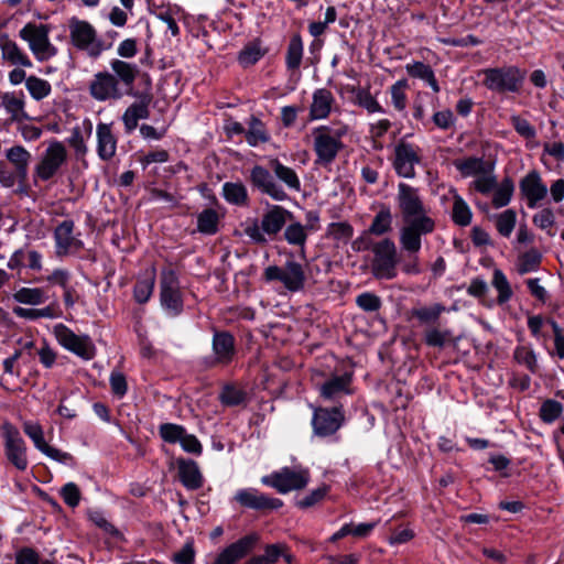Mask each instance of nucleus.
Returning a JSON list of instances; mask_svg holds the SVG:
<instances>
[{
	"mask_svg": "<svg viewBox=\"0 0 564 564\" xmlns=\"http://www.w3.org/2000/svg\"><path fill=\"white\" fill-rule=\"evenodd\" d=\"M304 54L302 36L295 33L290 39L285 53V66L289 70H299Z\"/></svg>",
	"mask_w": 564,
	"mask_h": 564,
	"instance_id": "nucleus-34",
	"label": "nucleus"
},
{
	"mask_svg": "<svg viewBox=\"0 0 564 564\" xmlns=\"http://www.w3.org/2000/svg\"><path fill=\"white\" fill-rule=\"evenodd\" d=\"M492 191H495L492 204L495 207L501 208L510 203L514 186L510 178H505L499 185L496 184Z\"/></svg>",
	"mask_w": 564,
	"mask_h": 564,
	"instance_id": "nucleus-46",
	"label": "nucleus"
},
{
	"mask_svg": "<svg viewBox=\"0 0 564 564\" xmlns=\"http://www.w3.org/2000/svg\"><path fill=\"white\" fill-rule=\"evenodd\" d=\"M24 434L33 442L34 447L40 452L47 445L44 438L42 425L35 421H24L22 424Z\"/></svg>",
	"mask_w": 564,
	"mask_h": 564,
	"instance_id": "nucleus-49",
	"label": "nucleus"
},
{
	"mask_svg": "<svg viewBox=\"0 0 564 564\" xmlns=\"http://www.w3.org/2000/svg\"><path fill=\"white\" fill-rule=\"evenodd\" d=\"M185 429L182 425L173 423H164L160 425V436L167 443L174 444L180 443L181 438L185 433Z\"/></svg>",
	"mask_w": 564,
	"mask_h": 564,
	"instance_id": "nucleus-59",
	"label": "nucleus"
},
{
	"mask_svg": "<svg viewBox=\"0 0 564 564\" xmlns=\"http://www.w3.org/2000/svg\"><path fill=\"white\" fill-rule=\"evenodd\" d=\"M281 557L288 564H293L295 560L288 544L281 542L267 544L263 554L252 556L245 564H275Z\"/></svg>",
	"mask_w": 564,
	"mask_h": 564,
	"instance_id": "nucleus-28",
	"label": "nucleus"
},
{
	"mask_svg": "<svg viewBox=\"0 0 564 564\" xmlns=\"http://www.w3.org/2000/svg\"><path fill=\"white\" fill-rule=\"evenodd\" d=\"M482 74L484 85L498 93L518 91L525 76L524 72L514 66L488 68Z\"/></svg>",
	"mask_w": 564,
	"mask_h": 564,
	"instance_id": "nucleus-11",
	"label": "nucleus"
},
{
	"mask_svg": "<svg viewBox=\"0 0 564 564\" xmlns=\"http://www.w3.org/2000/svg\"><path fill=\"white\" fill-rule=\"evenodd\" d=\"M160 303L169 316H177L183 312V295L176 272L166 268L160 274Z\"/></svg>",
	"mask_w": 564,
	"mask_h": 564,
	"instance_id": "nucleus-9",
	"label": "nucleus"
},
{
	"mask_svg": "<svg viewBox=\"0 0 564 564\" xmlns=\"http://www.w3.org/2000/svg\"><path fill=\"white\" fill-rule=\"evenodd\" d=\"M111 69L113 70L117 79L124 86L131 87L138 75V66L132 63H128L121 59H113L110 63Z\"/></svg>",
	"mask_w": 564,
	"mask_h": 564,
	"instance_id": "nucleus-40",
	"label": "nucleus"
},
{
	"mask_svg": "<svg viewBox=\"0 0 564 564\" xmlns=\"http://www.w3.org/2000/svg\"><path fill=\"white\" fill-rule=\"evenodd\" d=\"M352 392V375L350 373L333 376L319 386V395L325 401L336 402Z\"/></svg>",
	"mask_w": 564,
	"mask_h": 564,
	"instance_id": "nucleus-22",
	"label": "nucleus"
},
{
	"mask_svg": "<svg viewBox=\"0 0 564 564\" xmlns=\"http://www.w3.org/2000/svg\"><path fill=\"white\" fill-rule=\"evenodd\" d=\"M471 210L458 194L454 195L452 218L458 226H468L471 221Z\"/></svg>",
	"mask_w": 564,
	"mask_h": 564,
	"instance_id": "nucleus-44",
	"label": "nucleus"
},
{
	"mask_svg": "<svg viewBox=\"0 0 564 564\" xmlns=\"http://www.w3.org/2000/svg\"><path fill=\"white\" fill-rule=\"evenodd\" d=\"M444 312H446V307L443 304L434 303L431 306L412 310V316L422 324H429L437 322Z\"/></svg>",
	"mask_w": 564,
	"mask_h": 564,
	"instance_id": "nucleus-43",
	"label": "nucleus"
},
{
	"mask_svg": "<svg viewBox=\"0 0 564 564\" xmlns=\"http://www.w3.org/2000/svg\"><path fill=\"white\" fill-rule=\"evenodd\" d=\"M520 192L527 199L528 206L534 208L539 202L546 197L547 187L542 182L540 174L532 171L521 180Z\"/></svg>",
	"mask_w": 564,
	"mask_h": 564,
	"instance_id": "nucleus-25",
	"label": "nucleus"
},
{
	"mask_svg": "<svg viewBox=\"0 0 564 564\" xmlns=\"http://www.w3.org/2000/svg\"><path fill=\"white\" fill-rule=\"evenodd\" d=\"M246 141L250 147H258L270 141L265 124L257 117H251L246 130Z\"/></svg>",
	"mask_w": 564,
	"mask_h": 564,
	"instance_id": "nucleus-37",
	"label": "nucleus"
},
{
	"mask_svg": "<svg viewBox=\"0 0 564 564\" xmlns=\"http://www.w3.org/2000/svg\"><path fill=\"white\" fill-rule=\"evenodd\" d=\"M554 221V214L549 208H544L533 216V224L542 230H546L550 236H554V232L552 231Z\"/></svg>",
	"mask_w": 564,
	"mask_h": 564,
	"instance_id": "nucleus-63",
	"label": "nucleus"
},
{
	"mask_svg": "<svg viewBox=\"0 0 564 564\" xmlns=\"http://www.w3.org/2000/svg\"><path fill=\"white\" fill-rule=\"evenodd\" d=\"M356 303L365 312H376L381 307V299L370 292L359 294Z\"/></svg>",
	"mask_w": 564,
	"mask_h": 564,
	"instance_id": "nucleus-62",
	"label": "nucleus"
},
{
	"mask_svg": "<svg viewBox=\"0 0 564 564\" xmlns=\"http://www.w3.org/2000/svg\"><path fill=\"white\" fill-rule=\"evenodd\" d=\"M4 456L18 470L24 471L29 466L28 447L20 431L6 421L1 425Z\"/></svg>",
	"mask_w": 564,
	"mask_h": 564,
	"instance_id": "nucleus-8",
	"label": "nucleus"
},
{
	"mask_svg": "<svg viewBox=\"0 0 564 564\" xmlns=\"http://www.w3.org/2000/svg\"><path fill=\"white\" fill-rule=\"evenodd\" d=\"M371 272L377 279L391 280L397 276V247L390 239H383L372 247Z\"/></svg>",
	"mask_w": 564,
	"mask_h": 564,
	"instance_id": "nucleus-10",
	"label": "nucleus"
},
{
	"mask_svg": "<svg viewBox=\"0 0 564 564\" xmlns=\"http://www.w3.org/2000/svg\"><path fill=\"white\" fill-rule=\"evenodd\" d=\"M178 477L182 485L188 490H197L203 487L204 477L196 462L180 458L176 460Z\"/></svg>",
	"mask_w": 564,
	"mask_h": 564,
	"instance_id": "nucleus-29",
	"label": "nucleus"
},
{
	"mask_svg": "<svg viewBox=\"0 0 564 564\" xmlns=\"http://www.w3.org/2000/svg\"><path fill=\"white\" fill-rule=\"evenodd\" d=\"M517 223V214L513 209H506L496 216V228L503 237H509Z\"/></svg>",
	"mask_w": 564,
	"mask_h": 564,
	"instance_id": "nucleus-51",
	"label": "nucleus"
},
{
	"mask_svg": "<svg viewBox=\"0 0 564 564\" xmlns=\"http://www.w3.org/2000/svg\"><path fill=\"white\" fill-rule=\"evenodd\" d=\"M51 26L43 23H26L19 30V37L28 44L35 61L39 63L54 58L58 48L51 42Z\"/></svg>",
	"mask_w": 564,
	"mask_h": 564,
	"instance_id": "nucleus-4",
	"label": "nucleus"
},
{
	"mask_svg": "<svg viewBox=\"0 0 564 564\" xmlns=\"http://www.w3.org/2000/svg\"><path fill=\"white\" fill-rule=\"evenodd\" d=\"M264 55V51L261 48L260 44L252 43L247 45L239 53V62L243 66H250L256 64L262 56Z\"/></svg>",
	"mask_w": 564,
	"mask_h": 564,
	"instance_id": "nucleus-57",
	"label": "nucleus"
},
{
	"mask_svg": "<svg viewBox=\"0 0 564 564\" xmlns=\"http://www.w3.org/2000/svg\"><path fill=\"white\" fill-rule=\"evenodd\" d=\"M75 224L70 219L63 220L54 230L55 253L65 257L83 248V242L74 235Z\"/></svg>",
	"mask_w": 564,
	"mask_h": 564,
	"instance_id": "nucleus-18",
	"label": "nucleus"
},
{
	"mask_svg": "<svg viewBox=\"0 0 564 564\" xmlns=\"http://www.w3.org/2000/svg\"><path fill=\"white\" fill-rule=\"evenodd\" d=\"M89 93L97 101L118 100L122 97L119 80L109 72H98L94 75Z\"/></svg>",
	"mask_w": 564,
	"mask_h": 564,
	"instance_id": "nucleus-16",
	"label": "nucleus"
},
{
	"mask_svg": "<svg viewBox=\"0 0 564 564\" xmlns=\"http://www.w3.org/2000/svg\"><path fill=\"white\" fill-rule=\"evenodd\" d=\"M0 102L8 113L10 122L22 123L30 119L25 110L26 97L23 91L12 90L0 93Z\"/></svg>",
	"mask_w": 564,
	"mask_h": 564,
	"instance_id": "nucleus-24",
	"label": "nucleus"
},
{
	"mask_svg": "<svg viewBox=\"0 0 564 564\" xmlns=\"http://www.w3.org/2000/svg\"><path fill=\"white\" fill-rule=\"evenodd\" d=\"M70 43L88 56L97 58L106 50L94 26L84 20L72 18L68 22Z\"/></svg>",
	"mask_w": 564,
	"mask_h": 564,
	"instance_id": "nucleus-7",
	"label": "nucleus"
},
{
	"mask_svg": "<svg viewBox=\"0 0 564 564\" xmlns=\"http://www.w3.org/2000/svg\"><path fill=\"white\" fill-rule=\"evenodd\" d=\"M269 165L276 178L283 182L290 189L294 192L301 189L300 177L292 167L282 164L278 159L270 160Z\"/></svg>",
	"mask_w": 564,
	"mask_h": 564,
	"instance_id": "nucleus-33",
	"label": "nucleus"
},
{
	"mask_svg": "<svg viewBox=\"0 0 564 564\" xmlns=\"http://www.w3.org/2000/svg\"><path fill=\"white\" fill-rule=\"evenodd\" d=\"M6 158L15 167L17 173L24 178L28 174L31 153L22 145H13L7 150Z\"/></svg>",
	"mask_w": 564,
	"mask_h": 564,
	"instance_id": "nucleus-35",
	"label": "nucleus"
},
{
	"mask_svg": "<svg viewBox=\"0 0 564 564\" xmlns=\"http://www.w3.org/2000/svg\"><path fill=\"white\" fill-rule=\"evenodd\" d=\"M397 202L403 219L400 245L404 251L417 253L422 247V236L434 231L435 221L427 215L416 188L400 183Z\"/></svg>",
	"mask_w": 564,
	"mask_h": 564,
	"instance_id": "nucleus-1",
	"label": "nucleus"
},
{
	"mask_svg": "<svg viewBox=\"0 0 564 564\" xmlns=\"http://www.w3.org/2000/svg\"><path fill=\"white\" fill-rule=\"evenodd\" d=\"M25 88L32 99L35 101H41L44 98L48 97L52 93L51 84L35 75H31L25 79Z\"/></svg>",
	"mask_w": 564,
	"mask_h": 564,
	"instance_id": "nucleus-41",
	"label": "nucleus"
},
{
	"mask_svg": "<svg viewBox=\"0 0 564 564\" xmlns=\"http://www.w3.org/2000/svg\"><path fill=\"white\" fill-rule=\"evenodd\" d=\"M308 478L310 476L306 470H294L285 467L280 471L263 476L261 482L276 489L280 494H286L304 488L308 482Z\"/></svg>",
	"mask_w": 564,
	"mask_h": 564,
	"instance_id": "nucleus-14",
	"label": "nucleus"
},
{
	"mask_svg": "<svg viewBox=\"0 0 564 564\" xmlns=\"http://www.w3.org/2000/svg\"><path fill=\"white\" fill-rule=\"evenodd\" d=\"M67 161L68 150L66 145L62 141L52 139L47 142V147L34 166V176L43 182L50 181L62 171Z\"/></svg>",
	"mask_w": 564,
	"mask_h": 564,
	"instance_id": "nucleus-6",
	"label": "nucleus"
},
{
	"mask_svg": "<svg viewBox=\"0 0 564 564\" xmlns=\"http://www.w3.org/2000/svg\"><path fill=\"white\" fill-rule=\"evenodd\" d=\"M54 335L61 346L78 357L85 360H90L95 357L96 349L88 336L76 335L64 324H57L54 326Z\"/></svg>",
	"mask_w": 564,
	"mask_h": 564,
	"instance_id": "nucleus-12",
	"label": "nucleus"
},
{
	"mask_svg": "<svg viewBox=\"0 0 564 564\" xmlns=\"http://www.w3.org/2000/svg\"><path fill=\"white\" fill-rule=\"evenodd\" d=\"M348 124L337 121L332 124H321L312 129L313 151L315 163L322 166L332 164L344 149L343 139L348 134Z\"/></svg>",
	"mask_w": 564,
	"mask_h": 564,
	"instance_id": "nucleus-2",
	"label": "nucleus"
},
{
	"mask_svg": "<svg viewBox=\"0 0 564 564\" xmlns=\"http://www.w3.org/2000/svg\"><path fill=\"white\" fill-rule=\"evenodd\" d=\"M335 104L333 93L327 88H318L312 94L308 119L311 121L328 118Z\"/></svg>",
	"mask_w": 564,
	"mask_h": 564,
	"instance_id": "nucleus-26",
	"label": "nucleus"
},
{
	"mask_svg": "<svg viewBox=\"0 0 564 564\" xmlns=\"http://www.w3.org/2000/svg\"><path fill=\"white\" fill-rule=\"evenodd\" d=\"M391 213L388 208L381 209L372 220L369 232L375 235H383L391 228Z\"/></svg>",
	"mask_w": 564,
	"mask_h": 564,
	"instance_id": "nucleus-56",
	"label": "nucleus"
},
{
	"mask_svg": "<svg viewBox=\"0 0 564 564\" xmlns=\"http://www.w3.org/2000/svg\"><path fill=\"white\" fill-rule=\"evenodd\" d=\"M234 499L242 507L254 510H275L282 507L283 502L276 498H270L254 488L240 489Z\"/></svg>",
	"mask_w": 564,
	"mask_h": 564,
	"instance_id": "nucleus-21",
	"label": "nucleus"
},
{
	"mask_svg": "<svg viewBox=\"0 0 564 564\" xmlns=\"http://www.w3.org/2000/svg\"><path fill=\"white\" fill-rule=\"evenodd\" d=\"M306 227L301 223L290 224L284 231V238L290 245L303 246L306 241Z\"/></svg>",
	"mask_w": 564,
	"mask_h": 564,
	"instance_id": "nucleus-55",
	"label": "nucleus"
},
{
	"mask_svg": "<svg viewBox=\"0 0 564 564\" xmlns=\"http://www.w3.org/2000/svg\"><path fill=\"white\" fill-rule=\"evenodd\" d=\"M264 276L268 281H280L291 292L302 290L305 282L303 267L294 260L286 261L284 267H268Z\"/></svg>",
	"mask_w": 564,
	"mask_h": 564,
	"instance_id": "nucleus-13",
	"label": "nucleus"
},
{
	"mask_svg": "<svg viewBox=\"0 0 564 564\" xmlns=\"http://www.w3.org/2000/svg\"><path fill=\"white\" fill-rule=\"evenodd\" d=\"M406 73L413 77L419 78L427 83V85L433 89L434 93L440 91V86L435 78L434 72L432 67L423 62H412L405 65Z\"/></svg>",
	"mask_w": 564,
	"mask_h": 564,
	"instance_id": "nucleus-36",
	"label": "nucleus"
},
{
	"mask_svg": "<svg viewBox=\"0 0 564 564\" xmlns=\"http://www.w3.org/2000/svg\"><path fill=\"white\" fill-rule=\"evenodd\" d=\"M541 261V254L536 251H529L522 254L519 259L518 271L520 274H525L535 271Z\"/></svg>",
	"mask_w": 564,
	"mask_h": 564,
	"instance_id": "nucleus-60",
	"label": "nucleus"
},
{
	"mask_svg": "<svg viewBox=\"0 0 564 564\" xmlns=\"http://www.w3.org/2000/svg\"><path fill=\"white\" fill-rule=\"evenodd\" d=\"M13 300L20 304L24 305H42L46 302L47 295L45 291L41 288H20L17 290L13 295Z\"/></svg>",
	"mask_w": 564,
	"mask_h": 564,
	"instance_id": "nucleus-39",
	"label": "nucleus"
},
{
	"mask_svg": "<svg viewBox=\"0 0 564 564\" xmlns=\"http://www.w3.org/2000/svg\"><path fill=\"white\" fill-rule=\"evenodd\" d=\"M155 280L156 270L153 265L144 269V271L138 276L133 286V299L137 303L144 304L151 299Z\"/></svg>",
	"mask_w": 564,
	"mask_h": 564,
	"instance_id": "nucleus-30",
	"label": "nucleus"
},
{
	"mask_svg": "<svg viewBox=\"0 0 564 564\" xmlns=\"http://www.w3.org/2000/svg\"><path fill=\"white\" fill-rule=\"evenodd\" d=\"M350 93L354 96V104L364 108L369 113L383 112V108L370 93V87H352Z\"/></svg>",
	"mask_w": 564,
	"mask_h": 564,
	"instance_id": "nucleus-38",
	"label": "nucleus"
},
{
	"mask_svg": "<svg viewBox=\"0 0 564 564\" xmlns=\"http://www.w3.org/2000/svg\"><path fill=\"white\" fill-rule=\"evenodd\" d=\"M563 413V404L556 400L547 399L540 408V417L544 423H553Z\"/></svg>",
	"mask_w": 564,
	"mask_h": 564,
	"instance_id": "nucleus-53",
	"label": "nucleus"
},
{
	"mask_svg": "<svg viewBox=\"0 0 564 564\" xmlns=\"http://www.w3.org/2000/svg\"><path fill=\"white\" fill-rule=\"evenodd\" d=\"M218 214L214 209H205L197 217V229L199 232L213 235L217 231Z\"/></svg>",
	"mask_w": 564,
	"mask_h": 564,
	"instance_id": "nucleus-50",
	"label": "nucleus"
},
{
	"mask_svg": "<svg viewBox=\"0 0 564 564\" xmlns=\"http://www.w3.org/2000/svg\"><path fill=\"white\" fill-rule=\"evenodd\" d=\"M61 496L64 502L72 508L77 507L80 501V490L75 482L64 485L61 489Z\"/></svg>",
	"mask_w": 564,
	"mask_h": 564,
	"instance_id": "nucleus-64",
	"label": "nucleus"
},
{
	"mask_svg": "<svg viewBox=\"0 0 564 564\" xmlns=\"http://www.w3.org/2000/svg\"><path fill=\"white\" fill-rule=\"evenodd\" d=\"M491 284L498 292L499 304H503L512 297L513 293L510 283L500 269L494 270Z\"/></svg>",
	"mask_w": 564,
	"mask_h": 564,
	"instance_id": "nucleus-45",
	"label": "nucleus"
},
{
	"mask_svg": "<svg viewBox=\"0 0 564 564\" xmlns=\"http://www.w3.org/2000/svg\"><path fill=\"white\" fill-rule=\"evenodd\" d=\"M0 53L3 65L33 67V62L29 54L7 33H0Z\"/></svg>",
	"mask_w": 564,
	"mask_h": 564,
	"instance_id": "nucleus-20",
	"label": "nucleus"
},
{
	"mask_svg": "<svg viewBox=\"0 0 564 564\" xmlns=\"http://www.w3.org/2000/svg\"><path fill=\"white\" fill-rule=\"evenodd\" d=\"M149 99L130 105L122 115V121L127 133L132 132L141 119H147L150 115Z\"/></svg>",
	"mask_w": 564,
	"mask_h": 564,
	"instance_id": "nucleus-31",
	"label": "nucleus"
},
{
	"mask_svg": "<svg viewBox=\"0 0 564 564\" xmlns=\"http://www.w3.org/2000/svg\"><path fill=\"white\" fill-rule=\"evenodd\" d=\"M345 421L341 406L333 409L315 408L312 426L314 434L321 437L329 436L336 433Z\"/></svg>",
	"mask_w": 564,
	"mask_h": 564,
	"instance_id": "nucleus-15",
	"label": "nucleus"
},
{
	"mask_svg": "<svg viewBox=\"0 0 564 564\" xmlns=\"http://www.w3.org/2000/svg\"><path fill=\"white\" fill-rule=\"evenodd\" d=\"M453 164L463 177H475L473 186L476 191L488 194L495 188L497 177L494 162L485 161L482 158L468 156L457 159Z\"/></svg>",
	"mask_w": 564,
	"mask_h": 564,
	"instance_id": "nucleus-5",
	"label": "nucleus"
},
{
	"mask_svg": "<svg viewBox=\"0 0 564 564\" xmlns=\"http://www.w3.org/2000/svg\"><path fill=\"white\" fill-rule=\"evenodd\" d=\"M97 154L102 161H110L117 152V137L112 123L99 122L96 127Z\"/></svg>",
	"mask_w": 564,
	"mask_h": 564,
	"instance_id": "nucleus-27",
	"label": "nucleus"
},
{
	"mask_svg": "<svg viewBox=\"0 0 564 564\" xmlns=\"http://www.w3.org/2000/svg\"><path fill=\"white\" fill-rule=\"evenodd\" d=\"M420 163V155L416 149L406 142H400L394 148L393 167L401 177L413 178L415 165Z\"/></svg>",
	"mask_w": 564,
	"mask_h": 564,
	"instance_id": "nucleus-19",
	"label": "nucleus"
},
{
	"mask_svg": "<svg viewBox=\"0 0 564 564\" xmlns=\"http://www.w3.org/2000/svg\"><path fill=\"white\" fill-rule=\"evenodd\" d=\"M13 314L20 318L39 319V318H54L56 315L51 306L42 308H25L22 306L13 307Z\"/></svg>",
	"mask_w": 564,
	"mask_h": 564,
	"instance_id": "nucleus-52",
	"label": "nucleus"
},
{
	"mask_svg": "<svg viewBox=\"0 0 564 564\" xmlns=\"http://www.w3.org/2000/svg\"><path fill=\"white\" fill-rule=\"evenodd\" d=\"M258 533L247 534L225 547L215 558L213 564H235L249 554L259 543Z\"/></svg>",
	"mask_w": 564,
	"mask_h": 564,
	"instance_id": "nucleus-17",
	"label": "nucleus"
},
{
	"mask_svg": "<svg viewBox=\"0 0 564 564\" xmlns=\"http://www.w3.org/2000/svg\"><path fill=\"white\" fill-rule=\"evenodd\" d=\"M352 234V227L346 221L332 223L327 228V236L338 242H347Z\"/></svg>",
	"mask_w": 564,
	"mask_h": 564,
	"instance_id": "nucleus-54",
	"label": "nucleus"
},
{
	"mask_svg": "<svg viewBox=\"0 0 564 564\" xmlns=\"http://www.w3.org/2000/svg\"><path fill=\"white\" fill-rule=\"evenodd\" d=\"M513 357L518 364L524 366L532 373L538 371V357L530 346H518L514 349Z\"/></svg>",
	"mask_w": 564,
	"mask_h": 564,
	"instance_id": "nucleus-47",
	"label": "nucleus"
},
{
	"mask_svg": "<svg viewBox=\"0 0 564 564\" xmlns=\"http://www.w3.org/2000/svg\"><path fill=\"white\" fill-rule=\"evenodd\" d=\"M224 198L234 205H246L248 200L247 188L242 183L227 182L223 185Z\"/></svg>",
	"mask_w": 564,
	"mask_h": 564,
	"instance_id": "nucleus-42",
	"label": "nucleus"
},
{
	"mask_svg": "<svg viewBox=\"0 0 564 564\" xmlns=\"http://www.w3.org/2000/svg\"><path fill=\"white\" fill-rule=\"evenodd\" d=\"M409 84L406 79H400L390 87L391 102L395 110L404 111L408 104L406 90Z\"/></svg>",
	"mask_w": 564,
	"mask_h": 564,
	"instance_id": "nucleus-48",
	"label": "nucleus"
},
{
	"mask_svg": "<svg viewBox=\"0 0 564 564\" xmlns=\"http://www.w3.org/2000/svg\"><path fill=\"white\" fill-rule=\"evenodd\" d=\"M451 332L448 329H438L432 327L425 330L424 341L427 346L442 348L447 340L451 338Z\"/></svg>",
	"mask_w": 564,
	"mask_h": 564,
	"instance_id": "nucleus-58",
	"label": "nucleus"
},
{
	"mask_svg": "<svg viewBox=\"0 0 564 564\" xmlns=\"http://www.w3.org/2000/svg\"><path fill=\"white\" fill-rule=\"evenodd\" d=\"M195 549L192 541H187L181 550L172 555L174 564H194L195 563Z\"/></svg>",
	"mask_w": 564,
	"mask_h": 564,
	"instance_id": "nucleus-61",
	"label": "nucleus"
},
{
	"mask_svg": "<svg viewBox=\"0 0 564 564\" xmlns=\"http://www.w3.org/2000/svg\"><path fill=\"white\" fill-rule=\"evenodd\" d=\"M250 180L259 191L269 195L272 199L283 202L288 198L285 191L274 182L270 172L263 166H253L250 172Z\"/></svg>",
	"mask_w": 564,
	"mask_h": 564,
	"instance_id": "nucleus-23",
	"label": "nucleus"
},
{
	"mask_svg": "<svg viewBox=\"0 0 564 564\" xmlns=\"http://www.w3.org/2000/svg\"><path fill=\"white\" fill-rule=\"evenodd\" d=\"M292 214L285 208L273 205L262 216L261 224L257 219L248 220L245 224L243 232L256 243H265L268 237H273L284 227Z\"/></svg>",
	"mask_w": 564,
	"mask_h": 564,
	"instance_id": "nucleus-3",
	"label": "nucleus"
},
{
	"mask_svg": "<svg viewBox=\"0 0 564 564\" xmlns=\"http://www.w3.org/2000/svg\"><path fill=\"white\" fill-rule=\"evenodd\" d=\"M213 349L218 362H229L235 351L234 337L228 333L215 334L213 338Z\"/></svg>",
	"mask_w": 564,
	"mask_h": 564,
	"instance_id": "nucleus-32",
	"label": "nucleus"
}]
</instances>
